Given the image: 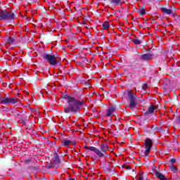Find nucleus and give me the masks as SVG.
<instances>
[{"mask_svg": "<svg viewBox=\"0 0 180 180\" xmlns=\"http://www.w3.org/2000/svg\"><path fill=\"white\" fill-rule=\"evenodd\" d=\"M65 99L68 100V105L64 107V113L78 115L84 109L83 99L71 97L68 95L65 96Z\"/></svg>", "mask_w": 180, "mask_h": 180, "instance_id": "obj_1", "label": "nucleus"}, {"mask_svg": "<svg viewBox=\"0 0 180 180\" xmlns=\"http://www.w3.org/2000/svg\"><path fill=\"white\" fill-rule=\"evenodd\" d=\"M15 14L8 12L6 10H0V20H13Z\"/></svg>", "mask_w": 180, "mask_h": 180, "instance_id": "obj_2", "label": "nucleus"}, {"mask_svg": "<svg viewBox=\"0 0 180 180\" xmlns=\"http://www.w3.org/2000/svg\"><path fill=\"white\" fill-rule=\"evenodd\" d=\"M128 96H129V105H127V108H129V109H135L137 106V103L136 102V94L133 93L131 91H128Z\"/></svg>", "mask_w": 180, "mask_h": 180, "instance_id": "obj_3", "label": "nucleus"}, {"mask_svg": "<svg viewBox=\"0 0 180 180\" xmlns=\"http://www.w3.org/2000/svg\"><path fill=\"white\" fill-rule=\"evenodd\" d=\"M18 99L12 97H0V103L1 105H15L18 103Z\"/></svg>", "mask_w": 180, "mask_h": 180, "instance_id": "obj_4", "label": "nucleus"}, {"mask_svg": "<svg viewBox=\"0 0 180 180\" xmlns=\"http://www.w3.org/2000/svg\"><path fill=\"white\" fill-rule=\"evenodd\" d=\"M42 57L46 60V61L49 62L51 65H57V64H58V61H57L56 55L44 53Z\"/></svg>", "mask_w": 180, "mask_h": 180, "instance_id": "obj_5", "label": "nucleus"}, {"mask_svg": "<svg viewBox=\"0 0 180 180\" xmlns=\"http://www.w3.org/2000/svg\"><path fill=\"white\" fill-rule=\"evenodd\" d=\"M143 148L146 149L144 154L146 157H148L150 152L151 151V148H153V140L150 138H147L145 140V143L143 144Z\"/></svg>", "mask_w": 180, "mask_h": 180, "instance_id": "obj_6", "label": "nucleus"}, {"mask_svg": "<svg viewBox=\"0 0 180 180\" xmlns=\"http://www.w3.org/2000/svg\"><path fill=\"white\" fill-rule=\"evenodd\" d=\"M84 148L86 150H89L90 151H93V153L96 154V155H98V157L105 158V155L102 153V151H101V150H99L98 148H95L94 146H84Z\"/></svg>", "mask_w": 180, "mask_h": 180, "instance_id": "obj_7", "label": "nucleus"}, {"mask_svg": "<svg viewBox=\"0 0 180 180\" xmlns=\"http://www.w3.org/2000/svg\"><path fill=\"white\" fill-rule=\"evenodd\" d=\"M115 112H116V107L110 106L108 107L105 116L112 119L115 116Z\"/></svg>", "mask_w": 180, "mask_h": 180, "instance_id": "obj_8", "label": "nucleus"}, {"mask_svg": "<svg viewBox=\"0 0 180 180\" xmlns=\"http://www.w3.org/2000/svg\"><path fill=\"white\" fill-rule=\"evenodd\" d=\"M153 57H154V54L153 53H144L141 56V60L148 61V60H153Z\"/></svg>", "mask_w": 180, "mask_h": 180, "instance_id": "obj_9", "label": "nucleus"}, {"mask_svg": "<svg viewBox=\"0 0 180 180\" xmlns=\"http://www.w3.org/2000/svg\"><path fill=\"white\" fill-rule=\"evenodd\" d=\"M61 144L62 146H65V147H70V144L75 146V141L64 139L61 141Z\"/></svg>", "mask_w": 180, "mask_h": 180, "instance_id": "obj_10", "label": "nucleus"}, {"mask_svg": "<svg viewBox=\"0 0 180 180\" xmlns=\"http://www.w3.org/2000/svg\"><path fill=\"white\" fill-rule=\"evenodd\" d=\"M54 157V160H53V163L55 165H60V162H61V160H60V157H58V154L57 153H54L53 155Z\"/></svg>", "mask_w": 180, "mask_h": 180, "instance_id": "obj_11", "label": "nucleus"}, {"mask_svg": "<svg viewBox=\"0 0 180 180\" xmlns=\"http://www.w3.org/2000/svg\"><path fill=\"white\" fill-rule=\"evenodd\" d=\"M155 110V107L154 105H150L148 110L145 112V116H148L149 115H151V113H154Z\"/></svg>", "mask_w": 180, "mask_h": 180, "instance_id": "obj_12", "label": "nucleus"}, {"mask_svg": "<svg viewBox=\"0 0 180 180\" xmlns=\"http://www.w3.org/2000/svg\"><path fill=\"white\" fill-rule=\"evenodd\" d=\"M161 11H162V13H165L166 15H171V14L174 13V11H172V10L168 9L167 8H162Z\"/></svg>", "mask_w": 180, "mask_h": 180, "instance_id": "obj_13", "label": "nucleus"}, {"mask_svg": "<svg viewBox=\"0 0 180 180\" xmlns=\"http://www.w3.org/2000/svg\"><path fill=\"white\" fill-rule=\"evenodd\" d=\"M100 148L102 153H106V151L109 150V147H108V144L106 143H102L100 146Z\"/></svg>", "mask_w": 180, "mask_h": 180, "instance_id": "obj_14", "label": "nucleus"}, {"mask_svg": "<svg viewBox=\"0 0 180 180\" xmlns=\"http://www.w3.org/2000/svg\"><path fill=\"white\" fill-rule=\"evenodd\" d=\"M110 27V25H109V22L105 21L104 22V23L103 24V29L104 30H108V29H109Z\"/></svg>", "mask_w": 180, "mask_h": 180, "instance_id": "obj_15", "label": "nucleus"}, {"mask_svg": "<svg viewBox=\"0 0 180 180\" xmlns=\"http://www.w3.org/2000/svg\"><path fill=\"white\" fill-rule=\"evenodd\" d=\"M155 176H156V178H158L160 180H162L163 177L165 176L162 174L156 172L154 173Z\"/></svg>", "mask_w": 180, "mask_h": 180, "instance_id": "obj_16", "label": "nucleus"}, {"mask_svg": "<svg viewBox=\"0 0 180 180\" xmlns=\"http://www.w3.org/2000/svg\"><path fill=\"white\" fill-rule=\"evenodd\" d=\"M138 12H139V13L141 15H146V8L140 6L139 8Z\"/></svg>", "mask_w": 180, "mask_h": 180, "instance_id": "obj_17", "label": "nucleus"}, {"mask_svg": "<svg viewBox=\"0 0 180 180\" xmlns=\"http://www.w3.org/2000/svg\"><path fill=\"white\" fill-rule=\"evenodd\" d=\"M46 167L48 168V169H50L51 168H58V165H55L53 162H52L48 166H46Z\"/></svg>", "mask_w": 180, "mask_h": 180, "instance_id": "obj_18", "label": "nucleus"}, {"mask_svg": "<svg viewBox=\"0 0 180 180\" xmlns=\"http://www.w3.org/2000/svg\"><path fill=\"white\" fill-rule=\"evenodd\" d=\"M170 169L174 173L176 174L178 172V169H176V167L174 166V165H171L169 166Z\"/></svg>", "mask_w": 180, "mask_h": 180, "instance_id": "obj_19", "label": "nucleus"}, {"mask_svg": "<svg viewBox=\"0 0 180 180\" xmlns=\"http://www.w3.org/2000/svg\"><path fill=\"white\" fill-rule=\"evenodd\" d=\"M132 41L134 44H136V45H140L141 44V41H140L139 39H132Z\"/></svg>", "mask_w": 180, "mask_h": 180, "instance_id": "obj_20", "label": "nucleus"}, {"mask_svg": "<svg viewBox=\"0 0 180 180\" xmlns=\"http://www.w3.org/2000/svg\"><path fill=\"white\" fill-rule=\"evenodd\" d=\"M121 0H112L111 4H113L115 6L120 5Z\"/></svg>", "mask_w": 180, "mask_h": 180, "instance_id": "obj_21", "label": "nucleus"}, {"mask_svg": "<svg viewBox=\"0 0 180 180\" xmlns=\"http://www.w3.org/2000/svg\"><path fill=\"white\" fill-rule=\"evenodd\" d=\"M139 180H145L144 179V172H140L139 173Z\"/></svg>", "mask_w": 180, "mask_h": 180, "instance_id": "obj_22", "label": "nucleus"}, {"mask_svg": "<svg viewBox=\"0 0 180 180\" xmlns=\"http://www.w3.org/2000/svg\"><path fill=\"white\" fill-rule=\"evenodd\" d=\"M15 41V39H13V38L12 37H8L7 39V43H9L10 44L13 43Z\"/></svg>", "mask_w": 180, "mask_h": 180, "instance_id": "obj_23", "label": "nucleus"}, {"mask_svg": "<svg viewBox=\"0 0 180 180\" xmlns=\"http://www.w3.org/2000/svg\"><path fill=\"white\" fill-rule=\"evenodd\" d=\"M148 88V85L147 84H143V86H141V89H143V91H146V89Z\"/></svg>", "mask_w": 180, "mask_h": 180, "instance_id": "obj_24", "label": "nucleus"}, {"mask_svg": "<svg viewBox=\"0 0 180 180\" xmlns=\"http://www.w3.org/2000/svg\"><path fill=\"white\" fill-rule=\"evenodd\" d=\"M122 168H125V169H131V167L126 165H122Z\"/></svg>", "mask_w": 180, "mask_h": 180, "instance_id": "obj_25", "label": "nucleus"}, {"mask_svg": "<svg viewBox=\"0 0 180 180\" xmlns=\"http://www.w3.org/2000/svg\"><path fill=\"white\" fill-rule=\"evenodd\" d=\"M170 162H172V164H174V163L176 162V160L172 158V159H171Z\"/></svg>", "mask_w": 180, "mask_h": 180, "instance_id": "obj_26", "label": "nucleus"}, {"mask_svg": "<svg viewBox=\"0 0 180 180\" xmlns=\"http://www.w3.org/2000/svg\"><path fill=\"white\" fill-rule=\"evenodd\" d=\"M143 91V89H141V87L138 89V91H139V92H140V91Z\"/></svg>", "mask_w": 180, "mask_h": 180, "instance_id": "obj_27", "label": "nucleus"}]
</instances>
